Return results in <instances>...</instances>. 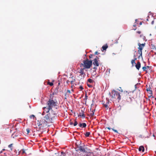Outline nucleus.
I'll return each mask as SVG.
<instances>
[{
  "label": "nucleus",
  "instance_id": "obj_11",
  "mask_svg": "<svg viewBox=\"0 0 156 156\" xmlns=\"http://www.w3.org/2000/svg\"><path fill=\"white\" fill-rule=\"evenodd\" d=\"M136 64V65H135V67H136V69L137 70H139L140 69L141 67V64H140V62L139 61H138L137 62V63Z\"/></svg>",
  "mask_w": 156,
  "mask_h": 156
},
{
  "label": "nucleus",
  "instance_id": "obj_52",
  "mask_svg": "<svg viewBox=\"0 0 156 156\" xmlns=\"http://www.w3.org/2000/svg\"><path fill=\"white\" fill-rule=\"evenodd\" d=\"M136 59V58H135L134 59H133L132 60H134V61Z\"/></svg>",
  "mask_w": 156,
  "mask_h": 156
},
{
  "label": "nucleus",
  "instance_id": "obj_20",
  "mask_svg": "<svg viewBox=\"0 0 156 156\" xmlns=\"http://www.w3.org/2000/svg\"><path fill=\"white\" fill-rule=\"evenodd\" d=\"M140 37L143 39L144 41L146 40L145 37L143 35H141L140 36Z\"/></svg>",
  "mask_w": 156,
  "mask_h": 156
},
{
  "label": "nucleus",
  "instance_id": "obj_63",
  "mask_svg": "<svg viewBox=\"0 0 156 156\" xmlns=\"http://www.w3.org/2000/svg\"><path fill=\"white\" fill-rule=\"evenodd\" d=\"M121 92H122V90L121 91Z\"/></svg>",
  "mask_w": 156,
  "mask_h": 156
},
{
  "label": "nucleus",
  "instance_id": "obj_62",
  "mask_svg": "<svg viewBox=\"0 0 156 156\" xmlns=\"http://www.w3.org/2000/svg\"><path fill=\"white\" fill-rule=\"evenodd\" d=\"M71 87H73V86H71Z\"/></svg>",
  "mask_w": 156,
  "mask_h": 156
},
{
  "label": "nucleus",
  "instance_id": "obj_41",
  "mask_svg": "<svg viewBox=\"0 0 156 156\" xmlns=\"http://www.w3.org/2000/svg\"><path fill=\"white\" fill-rule=\"evenodd\" d=\"M34 115H31L30 116V118H31L32 117L34 118Z\"/></svg>",
  "mask_w": 156,
  "mask_h": 156
},
{
  "label": "nucleus",
  "instance_id": "obj_31",
  "mask_svg": "<svg viewBox=\"0 0 156 156\" xmlns=\"http://www.w3.org/2000/svg\"><path fill=\"white\" fill-rule=\"evenodd\" d=\"M87 85L88 87H92V86L89 84L88 83V82H87Z\"/></svg>",
  "mask_w": 156,
  "mask_h": 156
},
{
  "label": "nucleus",
  "instance_id": "obj_17",
  "mask_svg": "<svg viewBox=\"0 0 156 156\" xmlns=\"http://www.w3.org/2000/svg\"><path fill=\"white\" fill-rule=\"evenodd\" d=\"M151 48L154 50H156V47L154 44L151 45ZM155 54L156 55V51L154 52Z\"/></svg>",
  "mask_w": 156,
  "mask_h": 156
},
{
  "label": "nucleus",
  "instance_id": "obj_30",
  "mask_svg": "<svg viewBox=\"0 0 156 156\" xmlns=\"http://www.w3.org/2000/svg\"><path fill=\"white\" fill-rule=\"evenodd\" d=\"M87 153V154H84L83 156H90V153Z\"/></svg>",
  "mask_w": 156,
  "mask_h": 156
},
{
  "label": "nucleus",
  "instance_id": "obj_24",
  "mask_svg": "<svg viewBox=\"0 0 156 156\" xmlns=\"http://www.w3.org/2000/svg\"><path fill=\"white\" fill-rule=\"evenodd\" d=\"M90 132H87L85 134V136L87 137H88L90 136Z\"/></svg>",
  "mask_w": 156,
  "mask_h": 156
},
{
  "label": "nucleus",
  "instance_id": "obj_47",
  "mask_svg": "<svg viewBox=\"0 0 156 156\" xmlns=\"http://www.w3.org/2000/svg\"><path fill=\"white\" fill-rule=\"evenodd\" d=\"M73 82H74L72 80V81H70L71 83L72 84H73Z\"/></svg>",
  "mask_w": 156,
  "mask_h": 156
},
{
  "label": "nucleus",
  "instance_id": "obj_50",
  "mask_svg": "<svg viewBox=\"0 0 156 156\" xmlns=\"http://www.w3.org/2000/svg\"><path fill=\"white\" fill-rule=\"evenodd\" d=\"M154 20H153V21H152V22H151V24H154Z\"/></svg>",
  "mask_w": 156,
  "mask_h": 156
},
{
  "label": "nucleus",
  "instance_id": "obj_19",
  "mask_svg": "<svg viewBox=\"0 0 156 156\" xmlns=\"http://www.w3.org/2000/svg\"><path fill=\"white\" fill-rule=\"evenodd\" d=\"M94 81V80H92L91 79H89L87 80V82H88V83H93Z\"/></svg>",
  "mask_w": 156,
  "mask_h": 156
},
{
  "label": "nucleus",
  "instance_id": "obj_58",
  "mask_svg": "<svg viewBox=\"0 0 156 156\" xmlns=\"http://www.w3.org/2000/svg\"><path fill=\"white\" fill-rule=\"evenodd\" d=\"M141 24H142L141 23H140V25H141Z\"/></svg>",
  "mask_w": 156,
  "mask_h": 156
},
{
  "label": "nucleus",
  "instance_id": "obj_7",
  "mask_svg": "<svg viewBox=\"0 0 156 156\" xmlns=\"http://www.w3.org/2000/svg\"><path fill=\"white\" fill-rule=\"evenodd\" d=\"M124 95L125 96V99H126V100L128 102L131 101L132 99L130 97V95H129V93H128L127 91H125L124 92Z\"/></svg>",
  "mask_w": 156,
  "mask_h": 156
},
{
  "label": "nucleus",
  "instance_id": "obj_4",
  "mask_svg": "<svg viewBox=\"0 0 156 156\" xmlns=\"http://www.w3.org/2000/svg\"><path fill=\"white\" fill-rule=\"evenodd\" d=\"M112 93V98L115 99L116 98L118 101L121 100V96L119 92L115 90H113Z\"/></svg>",
  "mask_w": 156,
  "mask_h": 156
},
{
  "label": "nucleus",
  "instance_id": "obj_37",
  "mask_svg": "<svg viewBox=\"0 0 156 156\" xmlns=\"http://www.w3.org/2000/svg\"><path fill=\"white\" fill-rule=\"evenodd\" d=\"M79 88H80V89L81 90H83V87H82V86H80Z\"/></svg>",
  "mask_w": 156,
  "mask_h": 156
},
{
  "label": "nucleus",
  "instance_id": "obj_5",
  "mask_svg": "<svg viewBox=\"0 0 156 156\" xmlns=\"http://www.w3.org/2000/svg\"><path fill=\"white\" fill-rule=\"evenodd\" d=\"M47 122L45 121V119H41L40 120H38L37 123V125L38 126H39V127H45L47 125Z\"/></svg>",
  "mask_w": 156,
  "mask_h": 156
},
{
  "label": "nucleus",
  "instance_id": "obj_42",
  "mask_svg": "<svg viewBox=\"0 0 156 156\" xmlns=\"http://www.w3.org/2000/svg\"><path fill=\"white\" fill-rule=\"evenodd\" d=\"M148 93H149V94L150 95V97L152 96V94H151L150 92H149Z\"/></svg>",
  "mask_w": 156,
  "mask_h": 156
},
{
  "label": "nucleus",
  "instance_id": "obj_32",
  "mask_svg": "<svg viewBox=\"0 0 156 156\" xmlns=\"http://www.w3.org/2000/svg\"><path fill=\"white\" fill-rule=\"evenodd\" d=\"M107 104V103H106V104H104V106L106 108H108V105Z\"/></svg>",
  "mask_w": 156,
  "mask_h": 156
},
{
  "label": "nucleus",
  "instance_id": "obj_56",
  "mask_svg": "<svg viewBox=\"0 0 156 156\" xmlns=\"http://www.w3.org/2000/svg\"><path fill=\"white\" fill-rule=\"evenodd\" d=\"M154 50V52L156 51V50Z\"/></svg>",
  "mask_w": 156,
  "mask_h": 156
},
{
  "label": "nucleus",
  "instance_id": "obj_10",
  "mask_svg": "<svg viewBox=\"0 0 156 156\" xmlns=\"http://www.w3.org/2000/svg\"><path fill=\"white\" fill-rule=\"evenodd\" d=\"M85 68H81L79 71H78L77 72L79 73H80V76H81L83 75V77H84V76L85 75V74L84 73V70L85 69Z\"/></svg>",
  "mask_w": 156,
  "mask_h": 156
},
{
  "label": "nucleus",
  "instance_id": "obj_14",
  "mask_svg": "<svg viewBox=\"0 0 156 156\" xmlns=\"http://www.w3.org/2000/svg\"><path fill=\"white\" fill-rule=\"evenodd\" d=\"M87 126L86 124L85 123H80L79 124V126L80 127L84 128Z\"/></svg>",
  "mask_w": 156,
  "mask_h": 156
},
{
  "label": "nucleus",
  "instance_id": "obj_25",
  "mask_svg": "<svg viewBox=\"0 0 156 156\" xmlns=\"http://www.w3.org/2000/svg\"><path fill=\"white\" fill-rule=\"evenodd\" d=\"M147 91L150 92L151 94H152V90H151V88L150 87L147 88Z\"/></svg>",
  "mask_w": 156,
  "mask_h": 156
},
{
  "label": "nucleus",
  "instance_id": "obj_28",
  "mask_svg": "<svg viewBox=\"0 0 156 156\" xmlns=\"http://www.w3.org/2000/svg\"><path fill=\"white\" fill-rule=\"evenodd\" d=\"M48 84L49 85L51 86H52L53 85V83L50 82H48Z\"/></svg>",
  "mask_w": 156,
  "mask_h": 156
},
{
  "label": "nucleus",
  "instance_id": "obj_40",
  "mask_svg": "<svg viewBox=\"0 0 156 156\" xmlns=\"http://www.w3.org/2000/svg\"><path fill=\"white\" fill-rule=\"evenodd\" d=\"M67 93H68L69 94H70L71 93V92H70V91L69 90H67Z\"/></svg>",
  "mask_w": 156,
  "mask_h": 156
},
{
  "label": "nucleus",
  "instance_id": "obj_57",
  "mask_svg": "<svg viewBox=\"0 0 156 156\" xmlns=\"http://www.w3.org/2000/svg\"><path fill=\"white\" fill-rule=\"evenodd\" d=\"M147 21H148V19H147Z\"/></svg>",
  "mask_w": 156,
  "mask_h": 156
},
{
  "label": "nucleus",
  "instance_id": "obj_23",
  "mask_svg": "<svg viewBox=\"0 0 156 156\" xmlns=\"http://www.w3.org/2000/svg\"><path fill=\"white\" fill-rule=\"evenodd\" d=\"M66 155V154L65 152L62 151L61 152L60 156H65Z\"/></svg>",
  "mask_w": 156,
  "mask_h": 156
},
{
  "label": "nucleus",
  "instance_id": "obj_22",
  "mask_svg": "<svg viewBox=\"0 0 156 156\" xmlns=\"http://www.w3.org/2000/svg\"><path fill=\"white\" fill-rule=\"evenodd\" d=\"M73 122H73V125L74 126H75L77 125L78 124L77 122L75 120H73Z\"/></svg>",
  "mask_w": 156,
  "mask_h": 156
},
{
  "label": "nucleus",
  "instance_id": "obj_39",
  "mask_svg": "<svg viewBox=\"0 0 156 156\" xmlns=\"http://www.w3.org/2000/svg\"><path fill=\"white\" fill-rule=\"evenodd\" d=\"M99 54V53H98L97 51H96L95 52V55H98V54Z\"/></svg>",
  "mask_w": 156,
  "mask_h": 156
},
{
  "label": "nucleus",
  "instance_id": "obj_48",
  "mask_svg": "<svg viewBox=\"0 0 156 156\" xmlns=\"http://www.w3.org/2000/svg\"><path fill=\"white\" fill-rule=\"evenodd\" d=\"M137 33L140 34L141 33V32L140 31H138L137 32Z\"/></svg>",
  "mask_w": 156,
  "mask_h": 156
},
{
  "label": "nucleus",
  "instance_id": "obj_38",
  "mask_svg": "<svg viewBox=\"0 0 156 156\" xmlns=\"http://www.w3.org/2000/svg\"><path fill=\"white\" fill-rule=\"evenodd\" d=\"M93 69H94L95 71H96V70L97 69V68L96 67H93Z\"/></svg>",
  "mask_w": 156,
  "mask_h": 156
},
{
  "label": "nucleus",
  "instance_id": "obj_29",
  "mask_svg": "<svg viewBox=\"0 0 156 156\" xmlns=\"http://www.w3.org/2000/svg\"><path fill=\"white\" fill-rule=\"evenodd\" d=\"M26 131L27 132V134H28L29 133H30V130L29 129V128H27L26 129Z\"/></svg>",
  "mask_w": 156,
  "mask_h": 156
},
{
  "label": "nucleus",
  "instance_id": "obj_54",
  "mask_svg": "<svg viewBox=\"0 0 156 156\" xmlns=\"http://www.w3.org/2000/svg\"><path fill=\"white\" fill-rule=\"evenodd\" d=\"M69 82V80H67L66 82L67 83H68V82Z\"/></svg>",
  "mask_w": 156,
  "mask_h": 156
},
{
  "label": "nucleus",
  "instance_id": "obj_53",
  "mask_svg": "<svg viewBox=\"0 0 156 156\" xmlns=\"http://www.w3.org/2000/svg\"><path fill=\"white\" fill-rule=\"evenodd\" d=\"M72 81H73V82H74L75 81V79L73 80Z\"/></svg>",
  "mask_w": 156,
  "mask_h": 156
},
{
  "label": "nucleus",
  "instance_id": "obj_3",
  "mask_svg": "<svg viewBox=\"0 0 156 156\" xmlns=\"http://www.w3.org/2000/svg\"><path fill=\"white\" fill-rule=\"evenodd\" d=\"M83 63L80 65V67L83 66L85 69H90L91 66L92 64V61L91 60H89L87 59L86 60L83 61Z\"/></svg>",
  "mask_w": 156,
  "mask_h": 156
},
{
  "label": "nucleus",
  "instance_id": "obj_44",
  "mask_svg": "<svg viewBox=\"0 0 156 156\" xmlns=\"http://www.w3.org/2000/svg\"><path fill=\"white\" fill-rule=\"evenodd\" d=\"M5 150V149H2L0 152V153H2V151H3Z\"/></svg>",
  "mask_w": 156,
  "mask_h": 156
},
{
  "label": "nucleus",
  "instance_id": "obj_9",
  "mask_svg": "<svg viewBox=\"0 0 156 156\" xmlns=\"http://www.w3.org/2000/svg\"><path fill=\"white\" fill-rule=\"evenodd\" d=\"M85 145L83 144V145H79L77 146V151H80L82 152H85V150L84 148Z\"/></svg>",
  "mask_w": 156,
  "mask_h": 156
},
{
  "label": "nucleus",
  "instance_id": "obj_18",
  "mask_svg": "<svg viewBox=\"0 0 156 156\" xmlns=\"http://www.w3.org/2000/svg\"><path fill=\"white\" fill-rule=\"evenodd\" d=\"M108 46L107 45H105L103 46L102 48L103 50H105L106 49L108 48Z\"/></svg>",
  "mask_w": 156,
  "mask_h": 156
},
{
  "label": "nucleus",
  "instance_id": "obj_26",
  "mask_svg": "<svg viewBox=\"0 0 156 156\" xmlns=\"http://www.w3.org/2000/svg\"><path fill=\"white\" fill-rule=\"evenodd\" d=\"M131 63L132 65V66H133L134 65L136 64V63L135 62V61H134V60H132L131 61Z\"/></svg>",
  "mask_w": 156,
  "mask_h": 156
},
{
  "label": "nucleus",
  "instance_id": "obj_35",
  "mask_svg": "<svg viewBox=\"0 0 156 156\" xmlns=\"http://www.w3.org/2000/svg\"><path fill=\"white\" fill-rule=\"evenodd\" d=\"M6 154L5 153H4L1 154V156H6Z\"/></svg>",
  "mask_w": 156,
  "mask_h": 156
},
{
  "label": "nucleus",
  "instance_id": "obj_61",
  "mask_svg": "<svg viewBox=\"0 0 156 156\" xmlns=\"http://www.w3.org/2000/svg\"><path fill=\"white\" fill-rule=\"evenodd\" d=\"M11 132V130H10V132Z\"/></svg>",
  "mask_w": 156,
  "mask_h": 156
},
{
  "label": "nucleus",
  "instance_id": "obj_12",
  "mask_svg": "<svg viewBox=\"0 0 156 156\" xmlns=\"http://www.w3.org/2000/svg\"><path fill=\"white\" fill-rule=\"evenodd\" d=\"M79 116L82 117L83 118H85V115L83 111L81 110L79 114Z\"/></svg>",
  "mask_w": 156,
  "mask_h": 156
},
{
  "label": "nucleus",
  "instance_id": "obj_2",
  "mask_svg": "<svg viewBox=\"0 0 156 156\" xmlns=\"http://www.w3.org/2000/svg\"><path fill=\"white\" fill-rule=\"evenodd\" d=\"M54 94V93H53L50 94L49 100L47 103V106L50 109H52L53 107L57 105V101L53 99Z\"/></svg>",
  "mask_w": 156,
  "mask_h": 156
},
{
  "label": "nucleus",
  "instance_id": "obj_60",
  "mask_svg": "<svg viewBox=\"0 0 156 156\" xmlns=\"http://www.w3.org/2000/svg\"><path fill=\"white\" fill-rule=\"evenodd\" d=\"M58 85H59L60 84V83H58Z\"/></svg>",
  "mask_w": 156,
  "mask_h": 156
},
{
  "label": "nucleus",
  "instance_id": "obj_6",
  "mask_svg": "<svg viewBox=\"0 0 156 156\" xmlns=\"http://www.w3.org/2000/svg\"><path fill=\"white\" fill-rule=\"evenodd\" d=\"M145 43L142 44H141L140 43H138V45L139 46V47L138 48L139 49L138 52H139V54H140V55L139 56V58L140 56L142 57V50L144 46H145Z\"/></svg>",
  "mask_w": 156,
  "mask_h": 156
},
{
  "label": "nucleus",
  "instance_id": "obj_1",
  "mask_svg": "<svg viewBox=\"0 0 156 156\" xmlns=\"http://www.w3.org/2000/svg\"><path fill=\"white\" fill-rule=\"evenodd\" d=\"M56 116L55 112L52 110L50 111V112L46 115L44 117L45 121L48 123H52L55 119Z\"/></svg>",
  "mask_w": 156,
  "mask_h": 156
},
{
  "label": "nucleus",
  "instance_id": "obj_8",
  "mask_svg": "<svg viewBox=\"0 0 156 156\" xmlns=\"http://www.w3.org/2000/svg\"><path fill=\"white\" fill-rule=\"evenodd\" d=\"M99 58L97 56L93 60V64L95 66H98L99 65Z\"/></svg>",
  "mask_w": 156,
  "mask_h": 156
},
{
  "label": "nucleus",
  "instance_id": "obj_15",
  "mask_svg": "<svg viewBox=\"0 0 156 156\" xmlns=\"http://www.w3.org/2000/svg\"><path fill=\"white\" fill-rule=\"evenodd\" d=\"M139 151H141L142 152H144V148L143 146H140L139 148Z\"/></svg>",
  "mask_w": 156,
  "mask_h": 156
},
{
  "label": "nucleus",
  "instance_id": "obj_45",
  "mask_svg": "<svg viewBox=\"0 0 156 156\" xmlns=\"http://www.w3.org/2000/svg\"><path fill=\"white\" fill-rule=\"evenodd\" d=\"M22 153H25V151L24 150H22Z\"/></svg>",
  "mask_w": 156,
  "mask_h": 156
},
{
  "label": "nucleus",
  "instance_id": "obj_21",
  "mask_svg": "<svg viewBox=\"0 0 156 156\" xmlns=\"http://www.w3.org/2000/svg\"><path fill=\"white\" fill-rule=\"evenodd\" d=\"M94 112H93L92 111H90V115L91 117H93V116H94Z\"/></svg>",
  "mask_w": 156,
  "mask_h": 156
},
{
  "label": "nucleus",
  "instance_id": "obj_34",
  "mask_svg": "<svg viewBox=\"0 0 156 156\" xmlns=\"http://www.w3.org/2000/svg\"><path fill=\"white\" fill-rule=\"evenodd\" d=\"M112 129L115 133H118V131L116 130H115L113 129Z\"/></svg>",
  "mask_w": 156,
  "mask_h": 156
},
{
  "label": "nucleus",
  "instance_id": "obj_43",
  "mask_svg": "<svg viewBox=\"0 0 156 156\" xmlns=\"http://www.w3.org/2000/svg\"><path fill=\"white\" fill-rule=\"evenodd\" d=\"M15 135V133H14L12 135V136L13 137V138H14V136H13V135Z\"/></svg>",
  "mask_w": 156,
  "mask_h": 156
},
{
  "label": "nucleus",
  "instance_id": "obj_51",
  "mask_svg": "<svg viewBox=\"0 0 156 156\" xmlns=\"http://www.w3.org/2000/svg\"><path fill=\"white\" fill-rule=\"evenodd\" d=\"M95 109H94V110H92V111L93 112H94H94L95 111Z\"/></svg>",
  "mask_w": 156,
  "mask_h": 156
},
{
  "label": "nucleus",
  "instance_id": "obj_59",
  "mask_svg": "<svg viewBox=\"0 0 156 156\" xmlns=\"http://www.w3.org/2000/svg\"><path fill=\"white\" fill-rule=\"evenodd\" d=\"M72 91H73V89H72Z\"/></svg>",
  "mask_w": 156,
  "mask_h": 156
},
{
  "label": "nucleus",
  "instance_id": "obj_16",
  "mask_svg": "<svg viewBox=\"0 0 156 156\" xmlns=\"http://www.w3.org/2000/svg\"><path fill=\"white\" fill-rule=\"evenodd\" d=\"M149 68V66H147L146 67L144 66L142 67V69H143V70L144 71H145L146 72H147V70Z\"/></svg>",
  "mask_w": 156,
  "mask_h": 156
},
{
  "label": "nucleus",
  "instance_id": "obj_49",
  "mask_svg": "<svg viewBox=\"0 0 156 156\" xmlns=\"http://www.w3.org/2000/svg\"><path fill=\"white\" fill-rule=\"evenodd\" d=\"M107 128L109 130H110L111 129V128L109 127H107Z\"/></svg>",
  "mask_w": 156,
  "mask_h": 156
},
{
  "label": "nucleus",
  "instance_id": "obj_27",
  "mask_svg": "<svg viewBox=\"0 0 156 156\" xmlns=\"http://www.w3.org/2000/svg\"><path fill=\"white\" fill-rule=\"evenodd\" d=\"M73 120H71L69 122V124L70 125H73Z\"/></svg>",
  "mask_w": 156,
  "mask_h": 156
},
{
  "label": "nucleus",
  "instance_id": "obj_64",
  "mask_svg": "<svg viewBox=\"0 0 156 156\" xmlns=\"http://www.w3.org/2000/svg\"><path fill=\"white\" fill-rule=\"evenodd\" d=\"M153 136H154V134H153Z\"/></svg>",
  "mask_w": 156,
  "mask_h": 156
},
{
  "label": "nucleus",
  "instance_id": "obj_55",
  "mask_svg": "<svg viewBox=\"0 0 156 156\" xmlns=\"http://www.w3.org/2000/svg\"><path fill=\"white\" fill-rule=\"evenodd\" d=\"M107 101H108L107 103H108V102H109V101H108V100Z\"/></svg>",
  "mask_w": 156,
  "mask_h": 156
},
{
  "label": "nucleus",
  "instance_id": "obj_36",
  "mask_svg": "<svg viewBox=\"0 0 156 156\" xmlns=\"http://www.w3.org/2000/svg\"><path fill=\"white\" fill-rule=\"evenodd\" d=\"M12 144H11L9 145L8 147L9 148H11L12 146Z\"/></svg>",
  "mask_w": 156,
  "mask_h": 156
},
{
  "label": "nucleus",
  "instance_id": "obj_13",
  "mask_svg": "<svg viewBox=\"0 0 156 156\" xmlns=\"http://www.w3.org/2000/svg\"><path fill=\"white\" fill-rule=\"evenodd\" d=\"M43 109L47 113H49V111L50 110H52V109H50L49 108V107H48V106H47V107H44L43 108Z\"/></svg>",
  "mask_w": 156,
  "mask_h": 156
},
{
  "label": "nucleus",
  "instance_id": "obj_33",
  "mask_svg": "<svg viewBox=\"0 0 156 156\" xmlns=\"http://www.w3.org/2000/svg\"><path fill=\"white\" fill-rule=\"evenodd\" d=\"M87 94H86L85 97V100H87Z\"/></svg>",
  "mask_w": 156,
  "mask_h": 156
},
{
  "label": "nucleus",
  "instance_id": "obj_46",
  "mask_svg": "<svg viewBox=\"0 0 156 156\" xmlns=\"http://www.w3.org/2000/svg\"><path fill=\"white\" fill-rule=\"evenodd\" d=\"M92 56H93V55H90L89 56V58H91Z\"/></svg>",
  "mask_w": 156,
  "mask_h": 156
}]
</instances>
